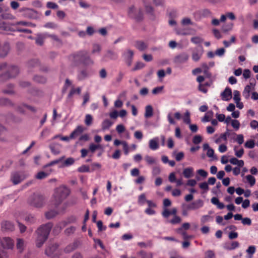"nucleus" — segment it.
<instances>
[{
	"label": "nucleus",
	"mask_w": 258,
	"mask_h": 258,
	"mask_svg": "<svg viewBox=\"0 0 258 258\" xmlns=\"http://www.w3.org/2000/svg\"><path fill=\"white\" fill-rule=\"evenodd\" d=\"M69 59L74 66H78L80 64L90 66L94 64V61L86 50H80L74 52L69 56Z\"/></svg>",
	"instance_id": "1"
},
{
	"label": "nucleus",
	"mask_w": 258,
	"mask_h": 258,
	"mask_svg": "<svg viewBox=\"0 0 258 258\" xmlns=\"http://www.w3.org/2000/svg\"><path fill=\"white\" fill-rule=\"evenodd\" d=\"M52 226L53 224L51 222H48L40 226L36 231L37 234L36 245L37 247H41L46 241Z\"/></svg>",
	"instance_id": "2"
},
{
	"label": "nucleus",
	"mask_w": 258,
	"mask_h": 258,
	"mask_svg": "<svg viewBox=\"0 0 258 258\" xmlns=\"http://www.w3.org/2000/svg\"><path fill=\"white\" fill-rule=\"evenodd\" d=\"M70 189L64 186H60L55 189L54 194L55 205L58 206L69 195Z\"/></svg>",
	"instance_id": "3"
},
{
	"label": "nucleus",
	"mask_w": 258,
	"mask_h": 258,
	"mask_svg": "<svg viewBox=\"0 0 258 258\" xmlns=\"http://www.w3.org/2000/svg\"><path fill=\"white\" fill-rule=\"evenodd\" d=\"M44 202L43 196L34 194L29 199L30 205L35 207L39 208L42 206Z\"/></svg>",
	"instance_id": "4"
},
{
	"label": "nucleus",
	"mask_w": 258,
	"mask_h": 258,
	"mask_svg": "<svg viewBox=\"0 0 258 258\" xmlns=\"http://www.w3.org/2000/svg\"><path fill=\"white\" fill-rule=\"evenodd\" d=\"M134 55V51L130 49L125 50L122 54L123 60L128 67H130L132 64Z\"/></svg>",
	"instance_id": "5"
},
{
	"label": "nucleus",
	"mask_w": 258,
	"mask_h": 258,
	"mask_svg": "<svg viewBox=\"0 0 258 258\" xmlns=\"http://www.w3.org/2000/svg\"><path fill=\"white\" fill-rule=\"evenodd\" d=\"M27 66L28 68L30 69L38 67L39 69L41 71L47 72L48 71V68L47 67H41L40 64L39 60L36 59H32L29 61L28 62Z\"/></svg>",
	"instance_id": "6"
},
{
	"label": "nucleus",
	"mask_w": 258,
	"mask_h": 258,
	"mask_svg": "<svg viewBox=\"0 0 258 258\" xmlns=\"http://www.w3.org/2000/svg\"><path fill=\"white\" fill-rule=\"evenodd\" d=\"M189 58V55L185 52H182L177 55L174 58V62L176 63H183L187 61Z\"/></svg>",
	"instance_id": "7"
},
{
	"label": "nucleus",
	"mask_w": 258,
	"mask_h": 258,
	"mask_svg": "<svg viewBox=\"0 0 258 258\" xmlns=\"http://www.w3.org/2000/svg\"><path fill=\"white\" fill-rule=\"evenodd\" d=\"M12 70L15 71V74L9 75L7 72L0 75V83H4L10 78H13L17 76L19 73V70L16 68L13 67Z\"/></svg>",
	"instance_id": "8"
},
{
	"label": "nucleus",
	"mask_w": 258,
	"mask_h": 258,
	"mask_svg": "<svg viewBox=\"0 0 258 258\" xmlns=\"http://www.w3.org/2000/svg\"><path fill=\"white\" fill-rule=\"evenodd\" d=\"M204 206V202L202 200L199 199L188 204L187 208L190 210H196L202 208Z\"/></svg>",
	"instance_id": "9"
},
{
	"label": "nucleus",
	"mask_w": 258,
	"mask_h": 258,
	"mask_svg": "<svg viewBox=\"0 0 258 258\" xmlns=\"http://www.w3.org/2000/svg\"><path fill=\"white\" fill-rule=\"evenodd\" d=\"M1 244L4 248L12 249L14 247V241L10 237H4L1 241Z\"/></svg>",
	"instance_id": "10"
},
{
	"label": "nucleus",
	"mask_w": 258,
	"mask_h": 258,
	"mask_svg": "<svg viewBox=\"0 0 258 258\" xmlns=\"http://www.w3.org/2000/svg\"><path fill=\"white\" fill-rule=\"evenodd\" d=\"M64 157L63 156L58 159L51 161L50 162L44 165L43 168L46 169V172L47 173H49V175L53 171V170L50 167L60 162L64 159Z\"/></svg>",
	"instance_id": "11"
},
{
	"label": "nucleus",
	"mask_w": 258,
	"mask_h": 258,
	"mask_svg": "<svg viewBox=\"0 0 258 258\" xmlns=\"http://www.w3.org/2000/svg\"><path fill=\"white\" fill-rule=\"evenodd\" d=\"M128 13L130 17L135 18L137 21H140L143 19V14L141 10L139 11L138 15H135V7L134 6L129 8Z\"/></svg>",
	"instance_id": "12"
},
{
	"label": "nucleus",
	"mask_w": 258,
	"mask_h": 258,
	"mask_svg": "<svg viewBox=\"0 0 258 258\" xmlns=\"http://www.w3.org/2000/svg\"><path fill=\"white\" fill-rule=\"evenodd\" d=\"M1 228L3 231H12L15 229V226L10 221H4L1 224Z\"/></svg>",
	"instance_id": "13"
},
{
	"label": "nucleus",
	"mask_w": 258,
	"mask_h": 258,
	"mask_svg": "<svg viewBox=\"0 0 258 258\" xmlns=\"http://www.w3.org/2000/svg\"><path fill=\"white\" fill-rule=\"evenodd\" d=\"M24 178L23 176L18 172H15L12 174L11 180L15 185L20 183Z\"/></svg>",
	"instance_id": "14"
},
{
	"label": "nucleus",
	"mask_w": 258,
	"mask_h": 258,
	"mask_svg": "<svg viewBox=\"0 0 258 258\" xmlns=\"http://www.w3.org/2000/svg\"><path fill=\"white\" fill-rule=\"evenodd\" d=\"M222 99L224 101H229L232 98V91L229 87H226L221 94Z\"/></svg>",
	"instance_id": "15"
},
{
	"label": "nucleus",
	"mask_w": 258,
	"mask_h": 258,
	"mask_svg": "<svg viewBox=\"0 0 258 258\" xmlns=\"http://www.w3.org/2000/svg\"><path fill=\"white\" fill-rule=\"evenodd\" d=\"M84 130L83 126L78 125L70 134V138H72V139L76 138L83 132Z\"/></svg>",
	"instance_id": "16"
},
{
	"label": "nucleus",
	"mask_w": 258,
	"mask_h": 258,
	"mask_svg": "<svg viewBox=\"0 0 258 258\" xmlns=\"http://www.w3.org/2000/svg\"><path fill=\"white\" fill-rule=\"evenodd\" d=\"M51 153L54 155H58L60 153L61 145L58 143H52L49 146Z\"/></svg>",
	"instance_id": "17"
},
{
	"label": "nucleus",
	"mask_w": 258,
	"mask_h": 258,
	"mask_svg": "<svg viewBox=\"0 0 258 258\" xmlns=\"http://www.w3.org/2000/svg\"><path fill=\"white\" fill-rule=\"evenodd\" d=\"M58 245L57 244H54L49 246L45 249V254L49 256H52V255L56 251Z\"/></svg>",
	"instance_id": "18"
},
{
	"label": "nucleus",
	"mask_w": 258,
	"mask_h": 258,
	"mask_svg": "<svg viewBox=\"0 0 258 258\" xmlns=\"http://www.w3.org/2000/svg\"><path fill=\"white\" fill-rule=\"evenodd\" d=\"M239 246V243L238 241H232L231 243H226L224 245L225 249L231 250Z\"/></svg>",
	"instance_id": "19"
},
{
	"label": "nucleus",
	"mask_w": 258,
	"mask_h": 258,
	"mask_svg": "<svg viewBox=\"0 0 258 258\" xmlns=\"http://www.w3.org/2000/svg\"><path fill=\"white\" fill-rule=\"evenodd\" d=\"M47 38L46 33L38 34L35 40L36 43L40 46H42L44 43V40Z\"/></svg>",
	"instance_id": "20"
},
{
	"label": "nucleus",
	"mask_w": 258,
	"mask_h": 258,
	"mask_svg": "<svg viewBox=\"0 0 258 258\" xmlns=\"http://www.w3.org/2000/svg\"><path fill=\"white\" fill-rule=\"evenodd\" d=\"M78 246V243L77 241H75L73 243H71L67 246L64 249V251L66 253H70L74 250H75Z\"/></svg>",
	"instance_id": "21"
},
{
	"label": "nucleus",
	"mask_w": 258,
	"mask_h": 258,
	"mask_svg": "<svg viewBox=\"0 0 258 258\" xmlns=\"http://www.w3.org/2000/svg\"><path fill=\"white\" fill-rule=\"evenodd\" d=\"M117 57L118 55L116 53L111 50H108L107 52V53L103 57V60L106 61V58H108L111 60H115L117 58Z\"/></svg>",
	"instance_id": "22"
},
{
	"label": "nucleus",
	"mask_w": 258,
	"mask_h": 258,
	"mask_svg": "<svg viewBox=\"0 0 258 258\" xmlns=\"http://www.w3.org/2000/svg\"><path fill=\"white\" fill-rule=\"evenodd\" d=\"M88 76L87 70L86 69L81 70L77 74V79L79 81H82L85 79Z\"/></svg>",
	"instance_id": "23"
},
{
	"label": "nucleus",
	"mask_w": 258,
	"mask_h": 258,
	"mask_svg": "<svg viewBox=\"0 0 258 258\" xmlns=\"http://www.w3.org/2000/svg\"><path fill=\"white\" fill-rule=\"evenodd\" d=\"M113 122L108 119H104L101 123V128L102 131L108 130L113 124Z\"/></svg>",
	"instance_id": "24"
},
{
	"label": "nucleus",
	"mask_w": 258,
	"mask_h": 258,
	"mask_svg": "<svg viewBox=\"0 0 258 258\" xmlns=\"http://www.w3.org/2000/svg\"><path fill=\"white\" fill-rule=\"evenodd\" d=\"M158 138H156L151 139L149 141V147L152 150H156L159 148V145L158 143Z\"/></svg>",
	"instance_id": "25"
},
{
	"label": "nucleus",
	"mask_w": 258,
	"mask_h": 258,
	"mask_svg": "<svg viewBox=\"0 0 258 258\" xmlns=\"http://www.w3.org/2000/svg\"><path fill=\"white\" fill-rule=\"evenodd\" d=\"M135 46L140 51H144L147 48V45L142 41L135 42Z\"/></svg>",
	"instance_id": "26"
},
{
	"label": "nucleus",
	"mask_w": 258,
	"mask_h": 258,
	"mask_svg": "<svg viewBox=\"0 0 258 258\" xmlns=\"http://www.w3.org/2000/svg\"><path fill=\"white\" fill-rule=\"evenodd\" d=\"M23 107L27 108L32 112H35L36 111V109L34 107L25 104H23L22 105L18 106L17 108L18 110L20 112L24 113L25 111L23 108Z\"/></svg>",
	"instance_id": "27"
},
{
	"label": "nucleus",
	"mask_w": 258,
	"mask_h": 258,
	"mask_svg": "<svg viewBox=\"0 0 258 258\" xmlns=\"http://www.w3.org/2000/svg\"><path fill=\"white\" fill-rule=\"evenodd\" d=\"M194 169L192 167L185 168L183 171V175L184 177L189 178L193 175Z\"/></svg>",
	"instance_id": "28"
},
{
	"label": "nucleus",
	"mask_w": 258,
	"mask_h": 258,
	"mask_svg": "<svg viewBox=\"0 0 258 258\" xmlns=\"http://www.w3.org/2000/svg\"><path fill=\"white\" fill-rule=\"evenodd\" d=\"M232 135L234 137L231 138V139L236 141L239 145H241L243 143L244 137L243 135L239 134L237 135L235 133H233Z\"/></svg>",
	"instance_id": "29"
},
{
	"label": "nucleus",
	"mask_w": 258,
	"mask_h": 258,
	"mask_svg": "<svg viewBox=\"0 0 258 258\" xmlns=\"http://www.w3.org/2000/svg\"><path fill=\"white\" fill-rule=\"evenodd\" d=\"M153 115V109L151 105H148L145 108V117L150 118Z\"/></svg>",
	"instance_id": "30"
},
{
	"label": "nucleus",
	"mask_w": 258,
	"mask_h": 258,
	"mask_svg": "<svg viewBox=\"0 0 258 258\" xmlns=\"http://www.w3.org/2000/svg\"><path fill=\"white\" fill-rule=\"evenodd\" d=\"M0 105L2 106H13V103L12 102L7 98H0Z\"/></svg>",
	"instance_id": "31"
},
{
	"label": "nucleus",
	"mask_w": 258,
	"mask_h": 258,
	"mask_svg": "<svg viewBox=\"0 0 258 258\" xmlns=\"http://www.w3.org/2000/svg\"><path fill=\"white\" fill-rule=\"evenodd\" d=\"M256 250L255 246L254 245L249 246L246 249V251L248 253V258H252V255L255 253Z\"/></svg>",
	"instance_id": "32"
},
{
	"label": "nucleus",
	"mask_w": 258,
	"mask_h": 258,
	"mask_svg": "<svg viewBox=\"0 0 258 258\" xmlns=\"http://www.w3.org/2000/svg\"><path fill=\"white\" fill-rule=\"evenodd\" d=\"M81 92V89L80 87L77 88H73L68 94V98H71L75 94H80Z\"/></svg>",
	"instance_id": "33"
},
{
	"label": "nucleus",
	"mask_w": 258,
	"mask_h": 258,
	"mask_svg": "<svg viewBox=\"0 0 258 258\" xmlns=\"http://www.w3.org/2000/svg\"><path fill=\"white\" fill-rule=\"evenodd\" d=\"M250 91L251 87L249 85H246L243 92V96L245 99L249 98Z\"/></svg>",
	"instance_id": "34"
},
{
	"label": "nucleus",
	"mask_w": 258,
	"mask_h": 258,
	"mask_svg": "<svg viewBox=\"0 0 258 258\" xmlns=\"http://www.w3.org/2000/svg\"><path fill=\"white\" fill-rule=\"evenodd\" d=\"M24 241L23 239L18 238L17 242V248L22 252L24 249Z\"/></svg>",
	"instance_id": "35"
},
{
	"label": "nucleus",
	"mask_w": 258,
	"mask_h": 258,
	"mask_svg": "<svg viewBox=\"0 0 258 258\" xmlns=\"http://www.w3.org/2000/svg\"><path fill=\"white\" fill-rule=\"evenodd\" d=\"M57 214V212L55 210H50L45 213V217L47 219H50L54 217Z\"/></svg>",
	"instance_id": "36"
},
{
	"label": "nucleus",
	"mask_w": 258,
	"mask_h": 258,
	"mask_svg": "<svg viewBox=\"0 0 258 258\" xmlns=\"http://www.w3.org/2000/svg\"><path fill=\"white\" fill-rule=\"evenodd\" d=\"M77 220V218L74 216H71L70 217H68L66 221H63L62 224V226H64L68 224L72 223H75Z\"/></svg>",
	"instance_id": "37"
},
{
	"label": "nucleus",
	"mask_w": 258,
	"mask_h": 258,
	"mask_svg": "<svg viewBox=\"0 0 258 258\" xmlns=\"http://www.w3.org/2000/svg\"><path fill=\"white\" fill-rule=\"evenodd\" d=\"M26 222L30 223V224L34 223L36 222V218L32 214L27 215L25 218Z\"/></svg>",
	"instance_id": "38"
},
{
	"label": "nucleus",
	"mask_w": 258,
	"mask_h": 258,
	"mask_svg": "<svg viewBox=\"0 0 258 258\" xmlns=\"http://www.w3.org/2000/svg\"><path fill=\"white\" fill-rule=\"evenodd\" d=\"M200 14L203 17H208L211 16L212 13L210 10L205 9L200 11Z\"/></svg>",
	"instance_id": "39"
},
{
	"label": "nucleus",
	"mask_w": 258,
	"mask_h": 258,
	"mask_svg": "<svg viewBox=\"0 0 258 258\" xmlns=\"http://www.w3.org/2000/svg\"><path fill=\"white\" fill-rule=\"evenodd\" d=\"M33 80L35 82L39 83H45L46 81V79L45 77L41 76H34Z\"/></svg>",
	"instance_id": "40"
},
{
	"label": "nucleus",
	"mask_w": 258,
	"mask_h": 258,
	"mask_svg": "<svg viewBox=\"0 0 258 258\" xmlns=\"http://www.w3.org/2000/svg\"><path fill=\"white\" fill-rule=\"evenodd\" d=\"M145 160L149 165H152L155 164L156 162V160L155 158L148 155L145 156Z\"/></svg>",
	"instance_id": "41"
},
{
	"label": "nucleus",
	"mask_w": 258,
	"mask_h": 258,
	"mask_svg": "<svg viewBox=\"0 0 258 258\" xmlns=\"http://www.w3.org/2000/svg\"><path fill=\"white\" fill-rule=\"evenodd\" d=\"M49 175V173L46 172L40 171L36 175V178L38 179H42L45 178Z\"/></svg>",
	"instance_id": "42"
},
{
	"label": "nucleus",
	"mask_w": 258,
	"mask_h": 258,
	"mask_svg": "<svg viewBox=\"0 0 258 258\" xmlns=\"http://www.w3.org/2000/svg\"><path fill=\"white\" fill-rule=\"evenodd\" d=\"M181 219L178 216H174L173 218L170 220L169 222L173 225L179 224L181 222Z\"/></svg>",
	"instance_id": "43"
},
{
	"label": "nucleus",
	"mask_w": 258,
	"mask_h": 258,
	"mask_svg": "<svg viewBox=\"0 0 258 258\" xmlns=\"http://www.w3.org/2000/svg\"><path fill=\"white\" fill-rule=\"evenodd\" d=\"M75 162V160L73 158L70 157L67 158L63 163V166H69L73 165Z\"/></svg>",
	"instance_id": "44"
},
{
	"label": "nucleus",
	"mask_w": 258,
	"mask_h": 258,
	"mask_svg": "<svg viewBox=\"0 0 258 258\" xmlns=\"http://www.w3.org/2000/svg\"><path fill=\"white\" fill-rule=\"evenodd\" d=\"M246 179L251 186L254 185L255 183V179L253 176L251 175H247L246 176Z\"/></svg>",
	"instance_id": "45"
},
{
	"label": "nucleus",
	"mask_w": 258,
	"mask_h": 258,
	"mask_svg": "<svg viewBox=\"0 0 258 258\" xmlns=\"http://www.w3.org/2000/svg\"><path fill=\"white\" fill-rule=\"evenodd\" d=\"M78 171L81 173L88 172L90 171V168L88 166L83 165L78 168Z\"/></svg>",
	"instance_id": "46"
},
{
	"label": "nucleus",
	"mask_w": 258,
	"mask_h": 258,
	"mask_svg": "<svg viewBox=\"0 0 258 258\" xmlns=\"http://www.w3.org/2000/svg\"><path fill=\"white\" fill-rule=\"evenodd\" d=\"M93 117L90 114H87L85 116V123L89 126L92 123Z\"/></svg>",
	"instance_id": "47"
},
{
	"label": "nucleus",
	"mask_w": 258,
	"mask_h": 258,
	"mask_svg": "<svg viewBox=\"0 0 258 258\" xmlns=\"http://www.w3.org/2000/svg\"><path fill=\"white\" fill-rule=\"evenodd\" d=\"M146 195L145 194H142L141 195L139 196L138 198V204L143 205L144 204L145 202H146Z\"/></svg>",
	"instance_id": "48"
},
{
	"label": "nucleus",
	"mask_w": 258,
	"mask_h": 258,
	"mask_svg": "<svg viewBox=\"0 0 258 258\" xmlns=\"http://www.w3.org/2000/svg\"><path fill=\"white\" fill-rule=\"evenodd\" d=\"M46 7L48 9L55 10L58 8V6L53 2H48L46 4Z\"/></svg>",
	"instance_id": "49"
},
{
	"label": "nucleus",
	"mask_w": 258,
	"mask_h": 258,
	"mask_svg": "<svg viewBox=\"0 0 258 258\" xmlns=\"http://www.w3.org/2000/svg\"><path fill=\"white\" fill-rule=\"evenodd\" d=\"M244 146L245 148L252 149L254 147V142L252 140H249L246 141L244 144Z\"/></svg>",
	"instance_id": "50"
},
{
	"label": "nucleus",
	"mask_w": 258,
	"mask_h": 258,
	"mask_svg": "<svg viewBox=\"0 0 258 258\" xmlns=\"http://www.w3.org/2000/svg\"><path fill=\"white\" fill-rule=\"evenodd\" d=\"M213 111H209L207 114H206L204 117L202 119V121L203 122H208L210 121V118L213 115Z\"/></svg>",
	"instance_id": "51"
},
{
	"label": "nucleus",
	"mask_w": 258,
	"mask_h": 258,
	"mask_svg": "<svg viewBox=\"0 0 258 258\" xmlns=\"http://www.w3.org/2000/svg\"><path fill=\"white\" fill-rule=\"evenodd\" d=\"M183 122L186 124H189L190 123V113L188 111H186L183 118Z\"/></svg>",
	"instance_id": "52"
},
{
	"label": "nucleus",
	"mask_w": 258,
	"mask_h": 258,
	"mask_svg": "<svg viewBox=\"0 0 258 258\" xmlns=\"http://www.w3.org/2000/svg\"><path fill=\"white\" fill-rule=\"evenodd\" d=\"M101 50V46L98 44H94L93 45L92 53L94 54L96 52H99Z\"/></svg>",
	"instance_id": "53"
},
{
	"label": "nucleus",
	"mask_w": 258,
	"mask_h": 258,
	"mask_svg": "<svg viewBox=\"0 0 258 258\" xmlns=\"http://www.w3.org/2000/svg\"><path fill=\"white\" fill-rule=\"evenodd\" d=\"M233 99L235 101V102H240V93L238 91H237V90L234 91Z\"/></svg>",
	"instance_id": "54"
},
{
	"label": "nucleus",
	"mask_w": 258,
	"mask_h": 258,
	"mask_svg": "<svg viewBox=\"0 0 258 258\" xmlns=\"http://www.w3.org/2000/svg\"><path fill=\"white\" fill-rule=\"evenodd\" d=\"M8 87H9L8 89H5L3 91V93L5 94H14V92L13 90V85L12 84H10L8 85Z\"/></svg>",
	"instance_id": "55"
},
{
	"label": "nucleus",
	"mask_w": 258,
	"mask_h": 258,
	"mask_svg": "<svg viewBox=\"0 0 258 258\" xmlns=\"http://www.w3.org/2000/svg\"><path fill=\"white\" fill-rule=\"evenodd\" d=\"M191 42L194 44H198L203 42V39L200 37H194L191 38Z\"/></svg>",
	"instance_id": "56"
},
{
	"label": "nucleus",
	"mask_w": 258,
	"mask_h": 258,
	"mask_svg": "<svg viewBox=\"0 0 258 258\" xmlns=\"http://www.w3.org/2000/svg\"><path fill=\"white\" fill-rule=\"evenodd\" d=\"M236 147L235 146L234 148V150L235 151V155L238 158H241L243 154H244V150L243 149L241 148L238 151H237L236 150Z\"/></svg>",
	"instance_id": "57"
},
{
	"label": "nucleus",
	"mask_w": 258,
	"mask_h": 258,
	"mask_svg": "<svg viewBox=\"0 0 258 258\" xmlns=\"http://www.w3.org/2000/svg\"><path fill=\"white\" fill-rule=\"evenodd\" d=\"M199 187L201 189L205 190L207 192L209 189L208 183L207 182H203L199 184Z\"/></svg>",
	"instance_id": "58"
},
{
	"label": "nucleus",
	"mask_w": 258,
	"mask_h": 258,
	"mask_svg": "<svg viewBox=\"0 0 258 258\" xmlns=\"http://www.w3.org/2000/svg\"><path fill=\"white\" fill-rule=\"evenodd\" d=\"M145 67V64L142 62H138L136 63L135 67L133 69L132 71H135L140 70Z\"/></svg>",
	"instance_id": "59"
},
{
	"label": "nucleus",
	"mask_w": 258,
	"mask_h": 258,
	"mask_svg": "<svg viewBox=\"0 0 258 258\" xmlns=\"http://www.w3.org/2000/svg\"><path fill=\"white\" fill-rule=\"evenodd\" d=\"M101 148L100 145H95L94 144H90L89 146V150L91 152L94 153L97 149Z\"/></svg>",
	"instance_id": "60"
},
{
	"label": "nucleus",
	"mask_w": 258,
	"mask_h": 258,
	"mask_svg": "<svg viewBox=\"0 0 258 258\" xmlns=\"http://www.w3.org/2000/svg\"><path fill=\"white\" fill-rule=\"evenodd\" d=\"M202 141V137L200 135L195 136L192 139V142L195 144H198Z\"/></svg>",
	"instance_id": "61"
},
{
	"label": "nucleus",
	"mask_w": 258,
	"mask_h": 258,
	"mask_svg": "<svg viewBox=\"0 0 258 258\" xmlns=\"http://www.w3.org/2000/svg\"><path fill=\"white\" fill-rule=\"evenodd\" d=\"M125 127L123 124H118L116 127V130L118 134H121L125 131Z\"/></svg>",
	"instance_id": "62"
},
{
	"label": "nucleus",
	"mask_w": 258,
	"mask_h": 258,
	"mask_svg": "<svg viewBox=\"0 0 258 258\" xmlns=\"http://www.w3.org/2000/svg\"><path fill=\"white\" fill-rule=\"evenodd\" d=\"M134 137L136 139L141 140L143 137V133L141 131H137L134 133Z\"/></svg>",
	"instance_id": "63"
},
{
	"label": "nucleus",
	"mask_w": 258,
	"mask_h": 258,
	"mask_svg": "<svg viewBox=\"0 0 258 258\" xmlns=\"http://www.w3.org/2000/svg\"><path fill=\"white\" fill-rule=\"evenodd\" d=\"M201 54L197 52H194L192 54V59L195 61H198L200 60Z\"/></svg>",
	"instance_id": "64"
}]
</instances>
